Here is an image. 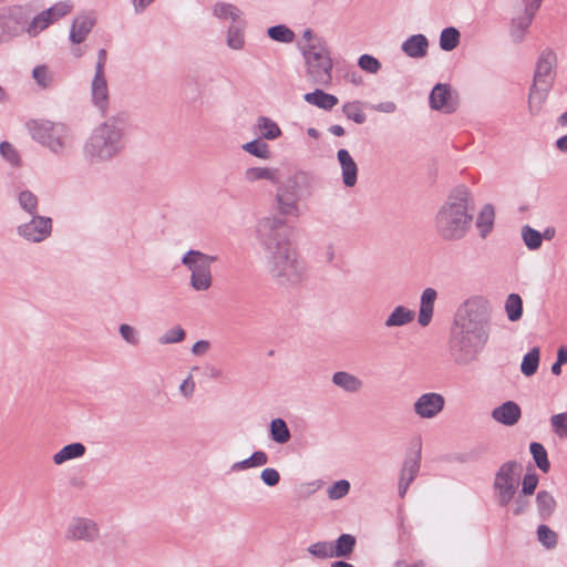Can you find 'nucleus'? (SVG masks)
<instances>
[{
	"label": "nucleus",
	"mask_w": 567,
	"mask_h": 567,
	"mask_svg": "<svg viewBox=\"0 0 567 567\" xmlns=\"http://www.w3.org/2000/svg\"><path fill=\"white\" fill-rule=\"evenodd\" d=\"M491 315V303L483 297H472L460 306L450 337L455 363L468 364L483 350L489 337Z\"/></svg>",
	"instance_id": "nucleus-1"
},
{
	"label": "nucleus",
	"mask_w": 567,
	"mask_h": 567,
	"mask_svg": "<svg viewBox=\"0 0 567 567\" xmlns=\"http://www.w3.org/2000/svg\"><path fill=\"white\" fill-rule=\"evenodd\" d=\"M475 202L472 190L464 184L450 189L434 216V228L445 240H461L471 231Z\"/></svg>",
	"instance_id": "nucleus-2"
},
{
	"label": "nucleus",
	"mask_w": 567,
	"mask_h": 567,
	"mask_svg": "<svg viewBox=\"0 0 567 567\" xmlns=\"http://www.w3.org/2000/svg\"><path fill=\"white\" fill-rule=\"evenodd\" d=\"M126 118L111 116L89 133L81 146V155L89 165L107 164L118 157L125 148Z\"/></svg>",
	"instance_id": "nucleus-3"
},
{
	"label": "nucleus",
	"mask_w": 567,
	"mask_h": 567,
	"mask_svg": "<svg viewBox=\"0 0 567 567\" xmlns=\"http://www.w3.org/2000/svg\"><path fill=\"white\" fill-rule=\"evenodd\" d=\"M27 126L32 140L54 155H63L74 145L73 131L65 123L32 120Z\"/></svg>",
	"instance_id": "nucleus-4"
},
{
	"label": "nucleus",
	"mask_w": 567,
	"mask_h": 567,
	"mask_svg": "<svg viewBox=\"0 0 567 567\" xmlns=\"http://www.w3.org/2000/svg\"><path fill=\"white\" fill-rule=\"evenodd\" d=\"M267 269L278 285L289 286L301 281L306 267L297 250H269Z\"/></svg>",
	"instance_id": "nucleus-5"
},
{
	"label": "nucleus",
	"mask_w": 567,
	"mask_h": 567,
	"mask_svg": "<svg viewBox=\"0 0 567 567\" xmlns=\"http://www.w3.org/2000/svg\"><path fill=\"white\" fill-rule=\"evenodd\" d=\"M522 465L516 461H508L502 464L495 474L493 489L496 502L502 507H509L518 495V487L522 481Z\"/></svg>",
	"instance_id": "nucleus-6"
},
{
	"label": "nucleus",
	"mask_w": 567,
	"mask_h": 567,
	"mask_svg": "<svg viewBox=\"0 0 567 567\" xmlns=\"http://www.w3.org/2000/svg\"><path fill=\"white\" fill-rule=\"evenodd\" d=\"M308 81L315 85L329 86L332 83L333 60L328 44L317 45L302 53Z\"/></svg>",
	"instance_id": "nucleus-7"
},
{
	"label": "nucleus",
	"mask_w": 567,
	"mask_h": 567,
	"mask_svg": "<svg viewBox=\"0 0 567 567\" xmlns=\"http://www.w3.org/2000/svg\"><path fill=\"white\" fill-rule=\"evenodd\" d=\"M216 257L202 250H188L183 256V264L192 271L190 285L197 291H205L212 286L210 265Z\"/></svg>",
	"instance_id": "nucleus-8"
},
{
	"label": "nucleus",
	"mask_w": 567,
	"mask_h": 567,
	"mask_svg": "<svg viewBox=\"0 0 567 567\" xmlns=\"http://www.w3.org/2000/svg\"><path fill=\"white\" fill-rule=\"evenodd\" d=\"M216 257L202 250H188L183 256V264L192 271L190 285L197 291H205L212 286L210 265Z\"/></svg>",
	"instance_id": "nucleus-9"
},
{
	"label": "nucleus",
	"mask_w": 567,
	"mask_h": 567,
	"mask_svg": "<svg viewBox=\"0 0 567 567\" xmlns=\"http://www.w3.org/2000/svg\"><path fill=\"white\" fill-rule=\"evenodd\" d=\"M73 9V4L70 1H60L54 3L52 7L42 10L31 20H29V13L27 12L25 22L23 24L22 34L25 33L29 38L33 39L40 35L51 24L58 22L63 17L68 16Z\"/></svg>",
	"instance_id": "nucleus-10"
},
{
	"label": "nucleus",
	"mask_w": 567,
	"mask_h": 567,
	"mask_svg": "<svg viewBox=\"0 0 567 567\" xmlns=\"http://www.w3.org/2000/svg\"><path fill=\"white\" fill-rule=\"evenodd\" d=\"M27 9L22 6L0 8V47L22 35Z\"/></svg>",
	"instance_id": "nucleus-11"
},
{
	"label": "nucleus",
	"mask_w": 567,
	"mask_h": 567,
	"mask_svg": "<svg viewBox=\"0 0 567 567\" xmlns=\"http://www.w3.org/2000/svg\"><path fill=\"white\" fill-rule=\"evenodd\" d=\"M101 538L99 524L85 516H73L69 519L64 529V539L69 543L93 544Z\"/></svg>",
	"instance_id": "nucleus-12"
},
{
	"label": "nucleus",
	"mask_w": 567,
	"mask_h": 567,
	"mask_svg": "<svg viewBox=\"0 0 567 567\" xmlns=\"http://www.w3.org/2000/svg\"><path fill=\"white\" fill-rule=\"evenodd\" d=\"M281 230H287L282 216H266L260 218L256 225L257 236L265 245H286L287 243L281 237Z\"/></svg>",
	"instance_id": "nucleus-13"
},
{
	"label": "nucleus",
	"mask_w": 567,
	"mask_h": 567,
	"mask_svg": "<svg viewBox=\"0 0 567 567\" xmlns=\"http://www.w3.org/2000/svg\"><path fill=\"white\" fill-rule=\"evenodd\" d=\"M445 406V399L436 392L421 394L413 403V412L420 419H434Z\"/></svg>",
	"instance_id": "nucleus-14"
},
{
	"label": "nucleus",
	"mask_w": 567,
	"mask_h": 567,
	"mask_svg": "<svg viewBox=\"0 0 567 567\" xmlns=\"http://www.w3.org/2000/svg\"><path fill=\"white\" fill-rule=\"evenodd\" d=\"M279 187L302 199L312 195L315 177L308 172L298 171L289 176Z\"/></svg>",
	"instance_id": "nucleus-15"
},
{
	"label": "nucleus",
	"mask_w": 567,
	"mask_h": 567,
	"mask_svg": "<svg viewBox=\"0 0 567 567\" xmlns=\"http://www.w3.org/2000/svg\"><path fill=\"white\" fill-rule=\"evenodd\" d=\"M52 228V220L49 217L33 215L29 223L19 226V235L32 243H40L45 239Z\"/></svg>",
	"instance_id": "nucleus-16"
},
{
	"label": "nucleus",
	"mask_w": 567,
	"mask_h": 567,
	"mask_svg": "<svg viewBox=\"0 0 567 567\" xmlns=\"http://www.w3.org/2000/svg\"><path fill=\"white\" fill-rule=\"evenodd\" d=\"M429 100L430 106L433 110L445 114L455 112L458 106L457 97L452 93L447 84H436L432 89Z\"/></svg>",
	"instance_id": "nucleus-17"
},
{
	"label": "nucleus",
	"mask_w": 567,
	"mask_h": 567,
	"mask_svg": "<svg viewBox=\"0 0 567 567\" xmlns=\"http://www.w3.org/2000/svg\"><path fill=\"white\" fill-rule=\"evenodd\" d=\"M556 54L553 51H543L537 59L534 83L551 86L556 74Z\"/></svg>",
	"instance_id": "nucleus-18"
},
{
	"label": "nucleus",
	"mask_w": 567,
	"mask_h": 567,
	"mask_svg": "<svg viewBox=\"0 0 567 567\" xmlns=\"http://www.w3.org/2000/svg\"><path fill=\"white\" fill-rule=\"evenodd\" d=\"M96 23L94 12H83L78 14L70 28L69 39L72 44L83 43Z\"/></svg>",
	"instance_id": "nucleus-19"
},
{
	"label": "nucleus",
	"mask_w": 567,
	"mask_h": 567,
	"mask_svg": "<svg viewBox=\"0 0 567 567\" xmlns=\"http://www.w3.org/2000/svg\"><path fill=\"white\" fill-rule=\"evenodd\" d=\"M420 462H421V454L420 451L416 453L409 455L402 465L401 472H400V478H399V496L403 498L409 489V486L414 481V478L417 476L420 471Z\"/></svg>",
	"instance_id": "nucleus-20"
},
{
	"label": "nucleus",
	"mask_w": 567,
	"mask_h": 567,
	"mask_svg": "<svg viewBox=\"0 0 567 567\" xmlns=\"http://www.w3.org/2000/svg\"><path fill=\"white\" fill-rule=\"evenodd\" d=\"M300 198L297 195L288 193L281 187L276 192L277 210L282 217L298 218L301 216Z\"/></svg>",
	"instance_id": "nucleus-21"
},
{
	"label": "nucleus",
	"mask_w": 567,
	"mask_h": 567,
	"mask_svg": "<svg viewBox=\"0 0 567 567\" xmlns=\"http://www.w3.org/2000/svg\"><path fill=\"white\" fill-rule=\"evenodd\" d=\"M538 477L536 474H526L522 481V491L518 492L513 506L512 513L514 515H520L526 512L529 506V496H532L537 487Z\"/></svg>",
	"instance_id": "nucleus-22"
},
{
	"label": "nucleus",
	"mask_w": 567,
	"mask_h": 567,
	"mask_svg": "<svg viewBox=\"0 0 567 567\" xmlns=\"http://www.w3.org/2000/svg\"><path fill=\"white\" fill-rule=\"evenodd\" d=\"M337 158L341 168V178L343 185L348 188L354 187L358 182L359 169L353 157L347 150L340 148L337 153Z\"/></svg>",
	"instance_id": "nucleus-23"
},
{
	"label": "nucleus",
	"mask_w": 567,
	"mask_h": 567,
	"mask_svg": "<svg viewBox=\"0 0 567 567\" xmlns=\"http://www.w3.org/2000/svg\"><path fill=\"white\" fill-rule=\"evenodd\" d=\"M491 416L495 422L499 424L505 426H513L519 421L522 416V410L516 402L506 401L493 409Z\"/></svg>",
	"instance_id": "nucleus-24"
},
{
	"label": "nucleus",
	"mask_w": 567,
	"mask_h": 567,
	"mask_svg": "<svg viewBox=\"0 0 567 567\" xmlns=\"http://www.w3.org/2000/svg\"><path fill=\"white\" fill-rule=\"evenodd\" d=\"M91 101L100 111L104 112L109 104V85L105 74L94 73L91 81Z\"/></svg>",
	"instance_id": "nucleus-25"
},
{
	"label": "nucleus",
	"mask_w": 567,
	"mask_h": 567,
	"mask_svg": "<svg viewBox=\"0 0 567 567\" xmlns=\"http://www.w3.org/2000/svg\"><path fill=\"white\" fill-rule=\"evenodd\" d=\"M402 52L412 59H421L427 54L429 40L424 34H413L401 44Z\"/></svg>",
	"instance_id": "nucleus-26"
},
{
	"label": "nucleus",
	"mask_w": 567,
	"mask_h": 567,
	"mask_svg": "<svg viewBox=\"0 0 567 567\" xmlns=\"http://www.w3.org/2000/svg\"><path fill=\"white\" fill-rule=\"evenodd\" d=\"M437 298V292L433 288H425L420 298V309L417 321L421 327H427L433 317L434 303Z\"/></svg>",
	"instance_id": "nucleus-27"
},
{
	"label": "nucleus",
	"mask_w": 567,
	"mask_h": 567,
	"mask_svg": "<svg viewBox=\"0 0 567 567\" xmlns=\"http://www.w3.org/2000/svg\"><path fill=\"white\" fill-rule=\"evenodd\" d=\"M534 16V13L523 10V12L516 14L512 19L509 37L513 42L520 43L525 39L526 32L532 24Z\"/></svg>",
	"instance_id": "nucleus-28"
},
{
	"label": "nucleus",
	"mask_w": 567,
	"mask_h": 567,
	"mask_svg": "<svg viewBox=\"0 0 567 567\" xmlns=\"http://www.w3.org/2000/svg\"><path fill=\"white\" fill-rule=\"evenodd\" d=\"M254 131L260 138L266 141H275L282 135V131L278 123L265 115L256 118Z\"/></svg>",
	"instance_id": "nucleus-29"
},
{
	"label": "nucleus",
	"mask_w": 567,
	"mask_h": 567,
	"mask_svg": "<svg viewBox=\"0 0 567 567\" xmlns=\"http://www.w3.org/2000/svg\"><path fill=\"white\" fill-rule=\"evenodd\" d=\"M244 179L248 184H255L260 181H266L271 184H275L279 179V173L278 169L275 167L252 166L245 169Z\"/></svg>",
	"instance_id": "nucleus-30"
},
{
	"label": "nucleus",
	"mask_w": 567,
	"mask_h": 567,
	"mask_svg": "<svg viewBox=\"0 0 567 567\" xmlns=\"http://www.w3.org/2000/svg\"><path fill=\"white\" fill-rule=\"evenodd\" d=\"M494 221L495 207L489 203L484 204L475 218V227L482 238L487 237L492 233Z\"/></svg>",
	"instance_id": "nucleus-31"
},
{
	"label": "nucleus",
	"mask_w": 567,
	"mask_h": 567,
	"mask_svg": "<svg viewBox=\"0 0 567 567\" xmlns=\"http://www.w3.org/2000/svg\"><path fill=\"white\" fill-rule=\"evenodd\" d=\"M415 318L414 310L405 306H396L384 321L386 329L400 328L411 323Z\"/></svg>",
	"instance_id": "nucleus-32"
},
{
	"label": "nucleus",
	"mask_w": 567,
	"mask_h": 567,
	"mask_svg": "<svg viewBox=\"0 0 567 567\" xmlns=\"http://www.w3.org/2000/svg\"><path fill=\"white\" fill-rule=\"evenodd\" d=\"M213 14L219 20L231 21V24L245 23L243 11L233 3L217 2L213 7Z\"/></svg>",
	"instance_id": "nucleus-33"
},
{
	"label": "nucleus",
	"mask_w": 567,
	"mask_h": 567,
	"mask_svg": "<svg viewBox=\"0 0 567 567\" xmlns=\"http://www.w3.org/2000/svg\"><path fill=\"white\" fill-rule=\"evenodd\" d=\"M331 381L336 386L349 393H357L363 388L361 379L346 371L333 373Z\"/></svg>",
	"instance_id": "nucleus-34"
},
{
	"label": "nucleus",
	"mask_w": 567,
	"mask_h": 567,
	"mask_svg": "<svg viewBox=\"0 0 567 567\" xmlns=\"http://www.w3.org/2000/svg\"><path fill=\"white\" fill-rule=\"evenodd\" d=\"M303 99L307 103L324 111L332 110L339 102L336 95L326 93L320 89H316L313 92L306 93Z\"/></svg>",
	"instance_id": "nucleus-35"
},
{
	"label": "nucleus",
	"mask_w": 567,
	"mask_h": 567,
	"mask_svg": "<svg viewBox=\"0 0 567 567\" xmlns=\"http://www.w3.org/2000/svg\"><path fill=\"white\" fill-rule=\"evenodd\" d=\"M549 89L550 85L538 83L533 84L528 97V109L530 114L536 115L542 111Z\"/></svg>",
	"instance_id": "nucleus-36"
},
{
	"label": "nucleus",
	"mask_w": 567,
	"mask_h": 567,
	"mask_svg": "<svg viewBox=\"0 0 567 567\" xmlns=\"http://www.w3.org/2000/svg\"><path fill=\"white\" fill-rule=\"evenodd\" d=\"M357 545V539L351 534H341L334 542H332L333 557L348 558L353 553Z\"/></svg>",
	"instance_id": "nucleus-37"
},
{
	"label": "nucleus",
	"mask_w": 567,
	"mask_h": 567,
	"mask_svg": "<svg viewBox=\"0 0 567 567\" xmlns=\"http://www.w3.org/2000/svg\"><path fill=\"white\" fill-rule=\"evenodd\" d=\"M85 451V446L80 442L68 444L53 455V462L55 465H62L68 461L82 457Z\"/></svg>",
	"instance_id": "nucleus-38"
},
{
	"label": "nucleus",
	"mask_w": 567,
	"mask_h": 567,
	"mask_svg": "<svg viewBox=\"0 0 567 567\" xmlns=\"http://www.w3.org/2000/svg\"><path fill=\"white\" fill-rule=\"evenodd\" d=\"M245 24H231L226 31V44L234 51H240L245 48Z\"/></svg>",
	"instance_id": "nucleus-39"
},
{
	"label": "nucleus",
	"mask_w": 567,
	"mask_h": 567,
	"mask_svg": "<svg viewBox=\"0 0 567 567\" xmlns=\"http://www.w3.org/2000/svg\"><path fill=\"white\" fill-rule=\"evenodd\" d=\"M269 431L271 440L278 444H286L291 437L286 421L280 417L270 422Z\"/></svg>",
	"instance_id": "nucleus-40"
},
{
	"label": "nucleus",
	"mask_w": 567,
	"mask_h": 567,
	"mask_svg": "<svg viewBox=\"0 0 567 567\" xmlns=\"http://www.w3.org/2000/svg\"><path fill=\"white\" fill-rule=\"evenodd\" d=\"M261 140L262 138L259 137L257 140H252L250 142L243 144L241 145L243 151H245L246 153H248L257 158H260L264 161L269 159L271 157L270 147L267 143H265Z\"/></svg>",
	"instance_id": "nucleus-41"
},
{
	"label": "nucleus",
	"mask_w": 567,
	"mask_h": 567,
	"mask_svg": "<svg viewBox=\"0 0 567 567\" xmlns=\"http://www.w3.org/2000/svg\"><path fill=\"white\" fill-rule=\"evenodd\" d=\"M17 199L21 209L33 216L38 213V196L29 189H22L18 193Z\"/></svg>",
	"instance_id": "nucleus-42"
},
{
	"label": "nucleus",
	"mask_w": 567,
	"mask_h": 567,
	"mask_svg": "<svg viewBox=\"0 0 567 567\" xmlns=\"http://www.w3.org/2000/svg\"><path fill=\"white\" fill-rule=\"evenodd\" d=\"M505 312L509 321H518L523 316V300L517 293H511L505 301Z\"/></svg>",
	"instance_id": "nucleus-43"
},
{
	"label": "nucleus",
	"mask_w": 567,
	"mask_h": 567,
	"mask_svg": "<svg viewBox=\"0 0 567 567\" xmlns=\"http://www.w3.org/2000/svg\"><path fill=\"white\" fill-rule=\"evenodd\" d=\"M461 33L454 27L445 28L440 34V48L443 51H452L460 44Z\"/></svg>",
	"instance_id": "nucleus-44"
},
{
	"label": "nucleus",
	"mask_w": 567,
	"mask_h": 567,
	"mask_svg": "<svg viewBox=\"0 0 567 567\" xmlns=\"http://www.w3.org/2000/svg\"><path fill=\"white\" fill-rule=\"evenodd\" d=\"M539 365V349L537 347L528 351L522 361L520 370L526 377H530L536 373Z\"/></svg>",
	"instance_id": "nucleus-45"
},
{
	"label": "nucleus",
	"mask_w": 567,
	"mask_h": 567,
	"mask_svg": "<svg viewBox=\"0 0 567 567\" xmlns=\"http://www.w3.org/2000/svg\"><path fill=\"white\" fill-rule=\"evenodd\" d=\"M536 505L539 515L546 518L553 514L556 503L551 494L546 491H540L536 496Z\"/></svg>",
	"instance_id": "nucleus-46"
},
{
	"label": "nucleus",
	"mask_w": 567,
	"mask_h": 567,
	"mask_svg": "<svg viewBox=\"0 0 567 567\" xmlns=\"http://www.w3.org/2000/svg\"><path fill=\"white\" fill-rule=\"evenodd\" d=\"M32 78L35 81V83L42 89L50 87L54 81L53 72L49 69V66L44 64L37 65L32 70Z\"/></svg>",
	"instance_id": "nucleus-47"
},
{
	"label": "nucleus",
	"mask_w": 567,
	"mask_h": 567,
	"mask_svg": "<svg viewBox=\"0 0 567 567\" xmlns=\"http://www.w3.org/2000/svg\"><path fill=\"white\" fill-rule=\"evenodd\" d=\"M529 451L533 455V458L537 467L544 473H547L549 471L550 463L548 461L545 447L540 443L533 442L529 445Z\"/></svg>",
	"instance_id": "nucleus-48"
},
{
	"label": "nucleus",
	"mask_w": 567,
	"mask_h": 567,
	"mask_svg": "<svg viewBox=\"0 0 567 567\" xmlns=\"http://www.w3.org/2000/svg\"><path fill=\"white\" fill-rule=\"evenodd\" d=\"M267 34L271 40L281 43H291L295 39L293 31L284 24L270 27Z\"/></svg>",
	"instance_id": "nucleus-49"
},
{
	"label": "nucleus",
	"mask_w": 567,
	"mask_h": 567,
	"mask_svg": "<svg viewBox=\"0 0 567 567\" xmlns=\"http://www.w3.org/2000/svg\"><path fill=\"white\" fill-rule=\"evenodd\" d=\"M0 155L1 157L12 167L21 166V156L13 144L9 142L0 143Z\"/></svg>",
	"instance_id": "nucleus-50"
},
{
	"label": "nucleus",
	"mask_w": 567,
	"mask_h": 567,
	"mask_svg": "<svg viewBox=\"0 0 567 567\" xmlns=\"http://www.w3.org/2000/svg\"><path fill=\"white\" fill-rule=\"evenodd\" d=\"M342 112L347 118L352 120L357 124H362L367 120V116L362 111L361 103L359 101L343 104Z\"/></svg>",
	"instance_id": "nucleus-51"
},
{
	"label": "nucleus",
	"mask_w": 567,
	"mask_h": 567,
	"mask_svg": "<svg viewBox=\"0 0 567 567\" xmlns=\"http://www.w3.org/2000/svg\"><path fill=\"white\" fill-rule=\"evenodd\" d=\"M308 553L319 559L333 558L332 542H317L308 547Z\"/></svg>",
	"instance_id": "nucleus-52"
},
{
	"label": "nucleus",
	"mask_w": 567,
	"mask_h": 567,
	"mask_svg": "<svg viewBox=\"0 0 567 567\" xmlns=\"http://www.w3.org/2000/svg\"><path fill=\"white\" fill-rule=\"evenodd\" d=\"M118 333L121 338L130 346L136 347L141 343L140 331L127 323H122L118 327Z\"/></svg>",
	"instance_id": "nucleus-53"
},
{
	"label": "nucleus",
	"mask_w": 567,
	"mask_h": 567,
	"mask_svg": "<svg viewBox=\"0 0 567 567\" xmlns=\"http://www.w3.org/2000/svg\"><path fill=\"white\" fill-rule=\"evenodd\" d=\"M186 337L185 330L181 326H175L172 329L166 330L159 338L161 344H173L182 342Z\"/></svg>",
	"instance_id": "nucleus-54"
},
{
	"label": "nucleus",
	"mask_w": 567,
	"mask_h": 567,
	"mask_svg": "<svg viewBox=\"0 0 567 567\" xmlns=\"http://www.w3.org/2000/svg\"><path fill=\"white\" fill-rule=\"evenodd\" d=\"M522 238L528 248H538L542 245L540 231L528 225L522 228Z\"/></svg>",
	"instance_id": "nucleus-55"
},
{
	"label": "nucleus",
	"mask_w": 567,
	"mask_h": 567,
	"mask_svg": "<svg viewBox=\"0 0 567 567\" xmlns=\"http://www.w3.org/2000/svg\"><path fill=\"white\" fill-rule=\"evenodd\" d=\"M537 537L546 548H553L557 544V534L546 525L538 527Z\"/></svg>",
	"instance_id": "nucleus-56"
},
{
	"label": "nucleus",
	"mask_w": 567,
	"mask_h": 567,
	"mask_svg": "<svg viewBox=\"0 0 567 567\" xmlns=\"http://www.w3.org/2000/svg\"><path fill=\"white\" fill-rule=\"evenodd\" d=\"M358 65L361 70L371 74H377L381 69L380 61L370 54H362L358 60Z\"/></svg>",
	"instance_id": "nucleus-57"
},
{
	"label": "nucleus",
	"mask_w": 567,
	"mask_h": 567,
	"mask_svg": "<svg viewBox=\"0 0 567 567\" xmlns=\"http://www.w3.org/2000/svg\"><path fill=\"white\" fill-rule=\"evenodd\" d=\"M302 39L305 44L301 47V53L307 50H313L317 45L323 47L328 44L322 37L315 34L310 29L303 31Z\"/></svg>",
	"instance_id": "nucleus-58"
},
{
	"label": "nucleus",
	"mask_w": 567,
	"mask_h": 567,
	"mask_svg": "<svg viewBox=\"0 0 567 567\" xmlns=\"http://www.w3.org/2000/svg\"><path fill=\"white\" fill-rule=\"evenodd\" d=\"M350 491V483L347 480H340L328 488V496L331 499H340Z\"/></svg>",
	"instance_id": "nucleus-59"
},
{
	"label": "nucleus",
	"mask_w": 567,
	"mask_h": 567,
	"mask_svg": "<svg viewBox=\"0 0 567 567\" xmlns=\"http://www.w3.org/2000/svg\"><path fill=\"white\" fill-rule=\"evenodd\" d=\"M553 430L559 436L567 435V413L555 414L550 419Z\"/></svg>",
	"instance_id": "nucleus-60"
},
{
	"label": "nucleus",
	"mask_w": 567,
	"mask_h": 567,
	"mask_svg": "<svg viewBox=\"0 0 567 567\" xmlns=\"http://www.w3.org/2000/svg\"><path fill=\"white\" fill-rule=\"evenodd\" d=\"M260 478L267 486H276L280 481L279 472L275 468L267 467L261 471Z\"/></svg>",
	"instance_id": "nucleus-61"
},
{
	"label": "nucleus",
	"mask_w": 567,
	"mask_h": 567,
	"mask_svg": "<svg viewBox=\"0 0 567 567\" xmlns=\"http://www.w3.org/2000/svg\"><path fill=\"white\" fill-rule=\"evenodd\" d=\"M567 362V348L561 346L558 350L557 361L551 365V372L556 375L560 374L561 365Z\"/></svg>",
	"instance_id": "nucleus-62"
},
{
	"label": "nucleus",
	"mask_w": 567,
	"mask_h": 567,
	"mask_svg": "<svg viewBox=\"0 0 567 567\" xmlns=\"http://www.w3.org/2000/svg\"><path fill=\"white\" fill-rule=\"evenodd\" d=\"M195 391V381L188 375L179 385V392L186 399L190 398Z\"/></svg>",
	"instance_id": "nucleus-63"
},
{
	"label": "nucleus",
	"mask_w": 567,
	"mask_h": 567,
	"mask_svg": "<svg viewBox=\"0 0 567 567\" xmlns=\"http://www.w3.org/2000/svg\"><path fill=\"white\" fill-rule=\"evenodd\" d=\"M210 349V343L207 340H199L195 342L190 349L192 353L197 357L205 355Z\"/></svg>",
	"instance_id": "nucleus-64"
}]
</instances>
